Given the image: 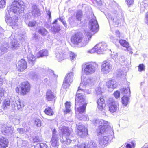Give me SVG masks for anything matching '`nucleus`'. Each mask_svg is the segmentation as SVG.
Here are the masks:
<instances>
[{
  "instance_id": "obj_42",
  "label": "nucleus",
  "mask_w": 148,
  "mask_h": 148,
  "mask_svg": "<svg viewBox=\"0 0 148 148\" xmlns=\"http://www.w3.org/2000/svg\"><path fill=\"white\" fill-rule=\"evenodd\" d=\"M121 91L122 93L124 94H128V95L130 96V88L129 87H128L127 88H122L121 89Z\"/></svg>"
},
{
  "instance_id": "obj_55",
  "label": "nucleus",
  "mask_w": 148,
  "mask_h": 148,
  "mask_svg": "<svg viewBox=\"0 0 148 148\" xmlns=\"http://www.w3.org/2000/svg\"><path fill=\"white\" fill-rule=\"evenodd\" d=\"M114 95L116 98L118 99L120 97V93L118 91H116L114 93Z\"/></svg>"
},
{
  "instance_id": "obj_45",
  "label": "nucleus",
  "mask_w": 148,
  "mask_h": 148,
  "mask_svg": "<svg viewBox=\"0 0 148 148\" xmlns=\"http://www.w3.org/2000/svg\"><path fill=\"white\" fill-rule=\"evenodd\" d=\"M10 101L9 99H6L4 101L3 103V105L4 106V109L5 108H7V106H8L10 105Z\"/></svg>"
},
{
  "instance_id": "obj_57",
  "label": "nucleus",
  "mask_w": 148,
  "mask_h": 148,
  "mask_svg": "<svg viewBox=\"0 0 148 148\" xmlns=\"http://www.w3.org/2000/svg\"><path fill=\"white\" fill-rule=\"evenodd\" d=\"M40 138L38 136H36L33 138V141L34 142H38L40 140Z\"/></svg>"
},
{
  "instance_id": "obj_15",
  "label": "nucleus",
  "mask_w": 148,
  "mask_h": 148,
  "mask_svg": "<svg viewBox=\"0 0 148 148\" xmlns=\"http://www.w3.org/2000/svg\"><path fill=\"white\" fill-rule=\"evenodd\" d=\"M8 40L9 43L8 48L10 49L15 50L19 48V43L16 39H14L12 36H10L8 38Z\"/></svg>"
},
{
  "instance_id": "obj_53",
  "label": "nucleus",
  "mask_w": 148,
  "mask_h": 148,
  "mask_svg": "<svg viewBox=\"0 0 148 148\" xmlns=\"http://www.w3.org/2000/svg\"><path fill=\"white\" fill-rule=\"evenodd\" d=\"M95 91L97 95H100L102 92L101 89L99 87H97L95 89Z\"/></svg>"
},
{
  "instance_id": "obj_32",
  "label": "nucleus",
  "mask_w": 148,
  "mask_h": 148,
  "mask_svg": "<svg viewBox=\"0 0 148 148\" xmlns=\"http://www.w3.org/2000/svg\"><path fill=\"white\" fill-rule=\"evenodd\" d=\"M28 61L31 66H33L34 63V62L36 58L31 53L28 54L27 56Z\"/></svg>"
},
{
  "instance_id": "obj_58",
  "label": "nucleus",
  "mask_w": 148,
  "mask_h": 148,
  "mask_svg": "<svg viewBox=\"0 0 148 148\" xmlns=\"http://www.w3.org/2000/svg\"><path fill=\"white\" fill-rule=\"evenodd\" d=\"M126 2L128 6H130L133 4L134 1L133 0H126Z\"/></svg>"
},
{
  "instance_id": "obj_27",
  "label": "nucleus",
  "mask_w": 148,
  "mask_h": 148,
  "mask_svg": "<svg viewBox=\"0 0 148 148\" xmlns=\"http://www.w3.org/2000/svg\"><path fill=\"white\" fill-rule=\"evenodd\" d=\"M62 138L60 140L61 142V140H64L65 138L68 137L71 132V130L68 128V127H65L62 130Z\"/></svg>"
},
{
  "instance_id": "obj_63",
  "label": "nucleus",
  "mask_w": 148,
  "mask_h": 148,
  "mask_svg": "<svg viewBox=\"0 0 148 148\" xmlns=\"http://www.w3.org/2000/svg\"><path fill=\"white\" fill-rule=\"evenodd\" d=\"M119 62H124L125 61V59L124 56H121L119 58Z\"/></svg>"
},
{
  "instance_id": "obj_51",
  "label": "nucleus",
  "mask_w": 148,
  "mask_h": 148,
  "mask_svg": "<svg viewBox=\"0 0 148 148\" xmlns=\"http://www.w3.org/2000/svg\"><path fill=\"white\" fill-rule=\"evenodd\" d=\"M5 0H0V8H3L5 5Z\"/></svg>"
},
{
  "instance_id": "obj_37",
  "label": "nucleus",
  "mask_w": 148,
  "mask_h": 148,
  "mask_svg": "<svg viewBox=\"0 0 148 148\" xmlns=\"http://www.w3.org/2000/svg\"><path fill=\"white\" fill-rule=\"evenodd\" d=\"M86 146L87 148H99L97 147L96 144L92 140L88 142Z\"/></svg>"
},
{
  "instance_id": "obj_64",
  "label": "nucleus",
  "mask_w": 148,
  "mask_h": 148,
  "mask_svg": "<svg viewBox=\"0 0 148 148\" xmlns=\"http://www.w3.org/2000/svg\"><path fill=\"white\" fill-rule=\"evenodd\" d=\"M19 40L22 41L25 40L24 36L23 34H21L20 37L19 38Z\"/></svg>"
},
{
  "instance_id": "obj_31",
  "label": "nucleus",
  "mask_w": 148,
  "mask_h": 148,
  "mask_svg": "<svg viewBox=\"0 0 148 148\" xmlns=\"http://www.w3.org/2000/svg\"><path fill=\"white\" fill-rule=\"evenodd\" d=\"M119 43L122 46L126 48V50L127 51H129L131 50L128 42L125 40L121 39L119 40Z\"/></svg>"
},
{
  "instance_id": "obj_49",
  "label": "nucleus",
  "mask_w": 148,
  "mask_h": 148,
  "mask_svg": "<svg viewBox=\"0 0 148 148\" xmlns=\"http://www.w3.org/2000/svg\"><path fill=\"white\" fill-rule=\"evenodd\" d=\"M145 69V66L143 64H140L138 66V71L140 72H141L142 71H144Z\"/></svg>"
},
{
  "instance_id": "obj_22",
  "label": "nucleus",
  "mask_w": 148,
  "mask_h": 148,
  "mask_svg": "<svg viewBox=\"0 0 148 148\" xmlns=\"http://www.w3.org/2000/svg\"><path fill=\"white\" fill-rule=\"evenodd\" d=\"M16 65L17 69L21 72L24 71L27 67V62L24 59L19 60Z\"/></svg>"
},
{
  "instance_id": "obj_11",
  "label": "nucleus",
  "mask_w": 148,
  "mask_h": 148,
  "mask_svg": "<svg viewBox=\"0 0 148 148\" xmlns=\"http://www.w3.org/2000/svg\"><path fill=\"white\" fill-rule=\"evenodd\" d=\"M107 103L109 106V110L111 113H114L117 110L118 104L113 98H110L107 101Z\"/></svg>"
},
{
  "instance_id": "obj_7",
  "label": "nucleus",
  "mask_w": 148,
  "mask_h": 148,
  "mask_svg": "<svg viewBox=\"0 0 148 148\" xmlns=\"http://www.w3.org/2000/svg\"><path fill=\"white\" fill-rule=\"evenodd\" d=\"M84 76L82 75L81 77L82 82L81 83L80 86L78 87V90L77 91L80 90H84V88L86 86L90 87L94 84L96 80L95 78L92 77H89L86 79V81H82L84 78Z\"/></svg>"
},
{
  "instance_id": "obj_12",
  "label": "nucleus",
  "mask_w": 148,
  "mask_h": 148,
  "mask_svg": "<svg viewBox=\"0 0 148 148\" xmlns=\"http://www.w3.org/2000/svg\"><path fill=\"white\" fill-rule=\"evenodd\" d=\"M112 68V65L108 60L104 61L101 67V70L103 73H109Z\"/></svg>"
},
{
  "instance_id": "obj_6",
  "label": "nucleus",
  "mask_w": 148,
  "mask_h": 148,
  "mask_svg": "<svg viewBox=\"0 0 148 148\" xmlns=\"http://www.w3.org/2000/svg\"><path fill=\"white\" fill-rule=\"evenodd\" d=\"M82 35L80 33H78L73 36L71 39L72 42L75 44H78L79 47L85 46L88 42V40H84L82 39Z\"/></svg>"
},
{
  "instance_id": "obj_30",
  "label": "nucleus",
  "mask_w": 148,
  "mask_h": 148,
  "mask_svg": "<svg viewBox=\"0 0 148 148\" xmlns=\"http://www.w3.org/2000/svg\"><path fill=\"white\" fill-rule=\"evenodd\" d=\"M48 55V52L47 50L43 49L37 53L36 56L37 58L47 56Z\"/></svg>"
},
{
  "instance_id": "obj_34",
  "label": "nucleus",
  "mask_w": 148,
  "mask_h": 148,
  "mask_svg": "<svg viewBox=\"0 0 148 148\" xmlns=\"http://www.w3.org/2000/svg\"><path fill=\"white\" fill-rule=\"evenodd\" d=\"M129 95H124L122 98V101L123 104L125 106L127 105L129 101Z\"/></svg>"
},
{
  "instance_id": "obj_41",
  "label": "nucleus",
  "mask_w": 148,
  "mask_h": 148,
  "mask_svg": "<svg viewBox=\"0 0 148 148\" xmlns=\"http://www.w3.org/2000/svg\"><path fill=\"white\" fill-rule=\"evenodd\" d=\"M38 32L42 36H45L47 33V31L43 27L40 28L38 30Z\"/></svg>"
},
{
  "instance_id": "obj_16",
  "label": "nucleus",
  "mask_w": 148,
  "mask_h": 148,
  "mask_svg": "<svg viewBox=\"0 0 148 148\" xmlns=\"http://www.w3.org/2000/svg\"><path fill=\"white\" fill-rule=\"evenodd\" d=\"M97 103V108L100 111L99 112L103 115H106L105 110L106 105L104 99L102 98H99L98 99Z\"/></svg>"
},
{
  "instance_id": "obj_28",
  "label": "nucleus",
  "mask_w": 148,
  "mask_h": 148,
  "mask_svg": "<svg viewBox=\"0 0 148 148\" xmlns=\"http://www.w3.org/2000/svg\"><path fill=\"white\" fill-rule=\"evenodd\" d=\"M18 146L20 148H27L29 146V144L27 140L19 139L17 141Z\"/></svg>"
},
{
  "instance_id": "obj_26",
  "label": "nucleus",
  "mask_w": 148,
  "mask_h": 148,
  "mask_svg": "<svg viewBox=\"0 0 148 148\" xmlns=\"http://www.w3.org/2000/svg\"><path fill=\"white\" fill-rule=\"evenodd\" d=\"M3 134L6 135L12 133L13 132V128L11 127H8L6 125H4L2 126L1 130Z\"/></svg>"
},
{
  "instance_id": "obj_43",
  "label": "nucleus",
  "mask_w": 148,
  "mask_h": 148,
  "mask_svg": "<svg viewBox=\"0 0 148 148\" xmlns=\"http://www.w3.org/2000/svg\"><path fill=\"white\" fill-rule=\"evenodd\" d=\"M82 15V11L79 10L77 11L76 15V17L77 20L81 21Z\"/></svg>"
},
{
  "instance_id": "obj_8",
  "label": "nucleus",
  "mask_w": 148,
  "mask_h": 148,
  "mask_svg": "<svg viewBox=\"0 0 148 148\" xmlns=\"http://www.w3.org/2000/svg\"><path fill=\"white\" fill-rule=\"evenodd\" d=\"M96 64L95 63H91L86 64L84 68H82V71H84L85 75H90L93 73L96 70Z\"/></svg>"
},
{
  "instance_id": "obj_1",
  "label": "nucleus",
  "mask_w": 148,
  "mask_h": 148,
  "mask_svg": "<svg viewBox=\"0 0 148 148\" xmlns=\"http://www.w3.org/2000/svg\"><path fill=\"white\" fill-rule=\"evenodd\" d=\"M109 129V132L103 133L100 135L97 134L98 136H99L98 142L100 148H103L107 146L113 138L114 134L113 130L110 128Z\"/></svg>"
},
{
  "instance_id": "obj_35",
  "label": "nucleus",
  "mask_w": 148,
  "mask_h": 148,
  "mask_svg": "<svg viewBox=\"0 0 148 148\" xmlns=\"http://www.w3.org/2000/svg\"><path fill=\"white\" fill-rule=\"evenodd\" d=\"M8 47L7 45H4L0 47V50L1 55L7 52L8 49Z\"/></svg>"
},
{
  "instance_id": "obj_29",
  "label": "nucleus",
  "mask_w": 148,
  "mask_h": 148,
  "mask_svg": "<svg viewBox=\"0 0 148 148\" xmlns=\"http://www.w3.org/2000/svg\"><path fill=\"white\" fill-rule=\"evenodd\" d=\"M8 140L6 138L2 137L0 138V148H6L8 145Z\"/></svg>"
},
{
  "instance_id": "obj_4",
  "label": "nucleus",
  "mask_w": 148,
  "mask_h": 148,
  "mask_svg": "<svg viewBox=\"0 0 148 148\" xmlns=\"http://www.w3.org/2000/svg\"><path fill=\"white\" fill-rule=\"evenodd\" d=\"M95 125L98 127V129L97 130L98 135L101 134L103 133L109 132V128L112 129L111 126H110L109 123L103 120H96L95 122Z\"/></svg>"
},
{
  "instance_id": "obj_5",
  "label": "nucleus",
  "mask_w": 148,
  "mask_h": 148,
  "mask_svg": "<svg viewBox=\"0 0 148 148\" xmlns=\"http://www.w3.org/2000/svg\"><path fill=\"white\" fill-rule=\"evenodd\" d=\"M25 5L23 1L21 0H14L10 6H8L7 9H9L10 12L17 14L23 12L24 10Z\"/></svg>"
},
{
  "instance_id": "obj_33",
  "label": "nucleus",
  "mask_w": 148,
  "mask_h": 148,
  "mask_svg": "<svg viewBox=\"0 0 148 148\" xmlns=\"http://www.w3.org/2000/svg\"><path fill=\"white\" fill-rule=\"evenodd\" d=\"M73 72H70L66 75L64 79V81H67V82H72L73 81Z\"/></svg>"
},
{
  "instance_id": "obj_52",
  "label": "nucleus",
  "mask_w": 148,
  "mask_h": 148,
  "mask_svg": "<svg viewBox=\"0 0 148 148\" xmlns=\"http://www.w3.org/2000/svg\"><path fill=\"white\" fill-rule=\"evenodd\" d=\"M86 145L85 144H81L79 145H74V148H87Z\"/></svg>"
},
{
  "instance_id": "obj_48",
  "label": "nucleus",
  "mask_w": 148,
  "mask_h": 148,
  "mask_svg": "<svg viewBox=\"0 0 148 148\" xmlns=\"http://www.w3.org/2000/svg\"><path fill=\"white\" fill-rule=\"evenodd\" d=\"M70 59L72 61H74L75 59L76 55L74 53L71 52L69 55Z\"/></svg>"
},
{
  "instance_id": "obj_38",
  "label": "nucleus",
  "mask_w": 148,
  "mask_h": 148,
  "mask_svg": "<svg viewBox=\"0 0 148 148\" xmlns=\"http://www.w3.org/2000/svg\"><path fill=\"white\" fill-rule=\"evenodd\" d=\"M34 125L37 127H40L42 125V121L39 119H34Z\"/></svg>"
},
{
  "instance_id": "obj_46",
  "label": "nucleus",
  "mask_w": 148,
  "mask_h": 148,
  "mask_svg": "<svg viewBox=\"0 0 148 148\" xmlns=\"http://www.w3.org/2000/svg\"><path fill=\"white\" fill-rule=\"evenodd\" d=\"M65 108L66 109V112L69 113L70 112V108L71 107V105L70 102H66L65 103Z\"/></svg>"
},
{
  "instance_id": "obj_36",
  "label": "nucleus",
  "mask_w": 148,
  "mask_h": 148,
  "mask_svg": "<svg viewBox=\"0 0 148 148\" xmlns=\"http://www.w3.org/2000/svg\"><path fill=\"white\" fill-rule=\"evenodd\" d=\"M45 113L47 115L51 116L53 114V112L51 107H47L44 111Z\"/></svg>"
},
{
  "instance_id": "obj_2",
  "label": "nucleus",
  "mask_w": 148,
  "mask_h": 148,
  "mask_svg": "<svg viewBox=\"0 0 148 148\" xmlns=\"http://www.w3.org/2000/svg\"><path fill=\"white\" fill-rule=\"evenodd\" d=\"M91 15L92 18L90 20L89 24L90 30L85 31L88 41L90 40L92 34L97 32L99 28L96 17L93 14H92Z\"/></svg>"
},
{
  "instance_id": "obj_50",
  "label": "nucleus",
  "mask_w": 148,
  "mask_h": 148,
  "mask_svg": "<svg viewBox=\"0 0 148 148\" xmlns=\"http://www.w3.org/2000/svg\"><path fill=\"white\" fill-rule=\"evenodd\" d=\"M70 83L69 82H67V81H64V80L62 85V87L64 89H66L68 88L69 86Z\"/></svg>"
},
{
  "instance_id": "obj_23",
  "label": "nucleus",
  "mask_w": 148,
  "mask_h": 148,
  "mask_svg": "<svg viewBox=\"0 0 148 148\" xmlns=\"http://www.w3.org/2000/svg\"><path fill=\"white\" fill-rule=\"evenodd\" d=\"M116 83V81L115 80H110L107 82L106 85L108 89V90L110 92L112 91L117 86Z\"/></svg>"
},
{
  "instance_id": "obj_24",
  "label": "nucleus",
  "mask_w": 148,
  "mask_h": 148,
  "mask_svg": "<svg viewBox=\"0 0 148 148\" xmlns=\"http://www.w3.org/2000/svg\"><path fill=\"white\" fill-rule=\"evenodd\" d=\"M45 98L48 101H52L55 100V96L53 92L50 90H48L46 92Z\"/></svg>"
},
{
  "instance_id": "obj_25",
  "label": "nucleus",
  "mask_w": 148,
  "mask_h": 148,
  "mask_svg": "<svg viewBox=\"0 0 148 148\" xmlns=\"http://www.w3.org/2000/svg\"><path fill=\"white\" fill-rule=\"evenodd\" d=\"M12 107L14 110H21L22 107H24L23 104H21L20 101H13L11 104Z\"/></svg>"
},
{
  "instance_id": "obj_18",
  "label": "nucleus",
  "mask_w": 148,
  "mask_h": 148,
  "mask_svg": "<svg viewBox=\"0 0 148 148\" xmlns=\"http://www.w3.org/2000/svg\"><path fill=\"white\" fill-rule=\"evenodd\" d=\"M29 12L32 14V16L34 17H37L41 14L40 11L35 5H33L29 8Z\"/></svg>"
},
{
  "instance_id": "obj_17",
  "label": "nucleus",
  "mask_w": 148,
  "mask_h": 148,
  "mask_svg": "<svg viewBox=\"0 0 148 148\" xmlns=\"http://www.w3.org/2000/svg\"><path fill=\"white\" fill-rule=\"evenodd\" d=\"M97 48V53L98 54H103V52L107 49V45L104 42H102L97 44L95 48Z\"/></svg>"
},
{
  "instance_id": "obj_13",
  "label": "nucleus",
  "mask_w": 148,
  "mask_h": 148,
  "mask_svg": "<svg viewBox=\"0 0 148 148\" xmlns=\"http://www.w3.org/2000/svg\"><path fill=\"white\" fill-rule=\"evenodd\" d=\"M56 131L55 129L53 132V135L50 143L51 146L54 148H58L59 146V139L58 135L56 134Z\"/></svg>"
},
{
  "instance_id": "obj_44",
  "label": "nucleus",
  "mask_w": 148,
  "mask_h": 148,
  "mask_svg": "<svg viewBox=\"0 0 148 148\" xmlns=\"http://www.w3.org/2000/svg\"><path fill=\"white\" fill-rule=\"evenodd\" d=\"M37 24L36 21L33 20L30 21L28 24L29 27H34Z\"/></svg>"
},
{
  "instance_id": "obj_59",
  "label": "nucleus",
  "mask_w": 148,
  "mask_h": 148,
  "mask_svg": "<svg viewBox=\"0 0 148 148\" xmlns=\"http://www.w3.org/2000/svg\"><path fill=\"white\" fill-rule=\"evenodd\" d=\"M97 48H95V46L94 47V48L92 49L91 50H89L88 51V53H95V52H97Z\"/></svg>"
},
{
  "instance_id": "obj_56",
  "label": "nucleus",
  "mask_w": 148,
  "mask_h": 148,
  "mask_svg": "<svg viewBox=\"0 0 148 148\" xmlns=\"http://www.w3.org/2000/svg\"><path fill=\"white\" fill-rule=\"evenodd\" d=\"M60 30V27L59 25L55 27L53 29L54 33H57Z\"/></svg>"
},
{
  "instance_id": "obj_39",
  "label": "nucleus",
  "mask_w": 148,
  "mask_h": 148,
  "mask_svg": "<svg viewBox=\"0 0 148 148\" xmlns=\"http://www.w3.org/2000/svg\"><path fill=\"white\" fill-rule=\"evenodd\" d=\"M21 119V116L20 115H18L16 117H14L12 121L14 124H18L20 123Z\"/></svg>"
},
{
  "instance_id": "obj_61",
  "label": "nucleus",
  "mask_w": 148,
  "mask_h": 148,
  "mask_svg": "<svg viewBox=\"0 0 148 148\" xmlns=\"http://www.w3.org/2000/svg\"><path fill=\"white\" fill-rule=\"evenodd\" d=\"M17 130L18 132L21 134L25 133V130L23 128H18Z\"/></svg>"
},
{
  "instance_id": "obj_54",
  "label": "nucleus",
  "mask_w": 148,
  "mask_h": 148,
  "mask_svg": "<svg viewBox=\"0 0 148 148\" xmlns=\"http://www.w3.org/2000/svg\"><path fill=\"white\" fill-rule=\"evenodd\" d=\"M131 143L132 145L129 143L127 144L126 145V148H132V146L133 147H135V142L134 141H132L131 142Z\"/></svg>"
},
{
  "instance_id": "obj_14",
  "label": "nucleus",
  "mask_w": 148,
  "mask_h": 148,
  "mask_svg": "<svg viewBox=\"0 0 148 148\" xmlns=\"http://www.w3.org/2000/svg\"><path fill=\"white\" fill-rule=\"evenodd\" d=\"M106 16L109 22L112 21L114 24L116 25L119 24L120 19L117 14H113L112 16L110 14H108Z\"/></svg>"
},
{
  "instance_id": "obj_21",
  "label": "nucleus",
  "mask_w": 148,
  "mask_h": 148,
  "mask_svg": "<svg viewBox=\"0 0 148 148\" xmlns=\"http://www.w3.org/2000/svg\"><path fill=\"white\" fill-rule=\"evenodd\" d=\"M21 92L23 95L26 94L30 90V86L28 82H22L21 85Z\"/></svg>"
},
{
  "instance_id": "obj_3",
  "label": "nucleus",
  "mask_w": 148,
  "mask_h": 148,
  "mask_svg": "<svg viewBox=\"0 0 148 148\" xmlns=\"http://www.w3.org/2000/svg\"><path fill=\"white\" fill-rule=\"evenodd\" d=\"M80 91H77L76 97L75 106L76 108L77 105H79V107L77 108V110L79 113L81 114L83 113L85 111L86 108L87 104L85 101L84 97L82 95L81 93H79Z\"/></svg>"
},
{
  "instance_id": "obj_9",
  "label": "nucleus",
  "mask_w": 148,
  "mask_h": 148,
  "mask_svg": "<svg viewBox=\"0 0 148 148\" xmlns=\"http://www.w3.org/2000/svg\"><path fill=\"white\" fill-rule=\"evenodd\" d=\"M18 20V17L16 16L13 18L10 17V14L9 15H6L5 17L6 23L11 26L13 28L15 29L18 28L17 23Z\"/></svg>"
},
{
  "instance_id": "obj_19",
  "label": "nucleus",
  "mask_w": 148,
  "mask_h": 148,
  "mask_svg": "<svg viewBox=\"0 0 148 148\" xmlns=\"http://www.w3.org/2000/svg\"><path fill=\"white\" fill-rule=\"evenodd\" d=\"M77 138L75 136H69L68 137L65 138L64 140H61V142L64 144H66L69 145L70 144H73V145L74 146L75 143L76 142Z\"/></svg>"
},
{
  "instance_id": "obj_20",
  "label": "nucleus",
  "mask_w": 148,
  "mask_h": 148,
  "mask_svg": "<svg viewBox=\"0 0 148 148\" xmlns=\"http://www.w3.org/2000/svg\"><path fill=\"white\" fill-rule=\"evenodd\" d=\"M77 134L81 137L83 138L88 134L87 129L83 125H79L77 128Z\"/></svg>"
},
{
  "instance_id": "obj_40",
  "label": "nucleus",
  "mask_w": 148,
  "mask_h": 148,
  "mask_svg": "<svg viewBox=\"0 0 148 148\" xmlns=\"http://www.w3.org/2000/svg\"><path fill=\"white\" fill-rule=\"evenodd\" d=\"M35 148H49L46 143H38L35 146Z\"/></svg>"
},
{
  "instance_id": "obj_10",
  "label": "nucleus",
  "mask_w": 148,
  "mask_h": 148,
  "mask_svg": "<svg viewBox=\"0 0 148 148\" xmlns=\"http://www.w3.org/2000/svg\"><path fill=\"white\" fill-rule=\"evenodd\" d=\"M56 57L59 62H60L62 60L67 58L68 55L64 51V49L60 47L57 49L56 52Z\"/></svg>"
},
{
  "instance_id": "obj_47",
  "label": "nucleus",
  "mask_w": 148,
  "mask_h": 148,
  "mask_svg": "<svg viewBox=\"0 0 148 148\" xmlns=\"http://www.w3.org/2000/svg\"><path fill=\"white\" fill-rule=\"evenodd\" d=\"M118 54L117 53H114L111 55V57L114 60L115 62H119V58H118Z\"/></svg>"
},
{
  "instance_id": "obj_60",
  "label": "nucleus",
  "mask_w": 148,
  "mask_h": 148,
  "mask_svg": "<svg viewBox=\"0 0 148 148\" xmlns=\"http://www.w3.org/2000/svg\"><path fill=\"white\" fill-rule=\"evenodd\" d=\"M23 17L25 18V21H26L27 20L30 19L31 18V16L29 13H27L25 16H24Z\"/></svg>"
},
{
  "instance_id": "obj_62",
  "label": "nucleus",
  "mask_w": 148,
  "mask_h": 148,
  "mask_svg": "<svg viewBox=\"0 0 148 148\" xmlns=\"http://www.w3.org/2000/svg\"><path fill=\"white\" fill-rule=\"evenodd\" d=\"M84 89V88H83ZM79 93H81L82 94V95H83L84 97V96L83 95V94L82 92H84L85 93H87V94H89L90 93V91H89V90H86L85 89H84V90H82V89L81 90H79Z\"/></svg>"
}]
</instances>
